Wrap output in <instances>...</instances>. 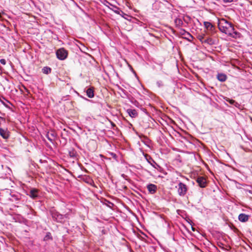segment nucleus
Wrapping results in <instances>:
<instances>
[{
  "instance_id": "nucleus-1",
  "label": "nucleus",
  "mask_w": 252,
  "mask_h": 252,
  "mask_svg": "<svg viewBox=\"0 0 252 252\" xmlns=\"http://www.w3.org/2000/svg\"><path fill=\"white\" fill-rule=\"evenodd\" d=\"M218 26L219 30L222 33L234 38H239L241 34L235 31L233 24L224 18L218 19Z\"/></svg>"
},
{
  "instance_id": "nucleus-2",
  "label": "nucleus",
  "mask_w": 252,
  "mask_h": 252,
  "mask_svg": "<svg viewBox=\"0 0 252 252\" xmlns=\"http://www.w3.org/2000/svg\"><path fill=\"white\" fill-rule=\"evenodd\" d=\"M50 213L52 219L57 222L63 223V222L64 216L57 212L56 210L52 209L50 210Z\"/></svg>"
},
{
  "instance_id": "nucleus-3",
  "label": "nucleus",
  "mask_w": 252,
  "mask_h": 252,
  "mask_svg": "<svg viewBox=\"0 0 252 252\" xmlns=\"http://www.w3.org/2000/svg\"><path fill=\"white\" fill-rule=\"evenodd\" d=\"M56 54L58 59L64 60L67 57L68 51L63 48H61L56 51Z\"/></svg>"
},
{
  "instance_id": "nucleus-4",
  "label": "nucleus",
  "mask_w": 252,
  "mask_h": 252,
  "mask_svg": "<svg viewBox=\"0 0 252 252\" xmlns=\"http://www.w3.org/2000/svg\"><path fill=\"white\" fill-rule=\"evenodd\" d=\"M178 193L180 196H185L188 191V187L186 185L182 182H179L178 185Z\"/></svg>"
},
{
  "instance_id": "nucleus-5",
  "label": "nucleus",
  "mask_w": 252,
  "mask_h": 252,
  "mask_svg": "<svg viewBox=\"0 0 252 252\" xmlns=\"http://www.w3.org/2000/svg\"><path fill=\"white\" fill-rule=\"evenodd\" d=\"M153 9L154 10L163 12L166 9L164 4L161 1H156L153 4Z\"/></svg>"
},
{
  "instance_id": "nucleus-6",
  "label": "nucleus",
  "mask_w": 252,
  "mask_h": 252,
  "mask_svg": "<svg viewBox=\"0 0 252 252\" xmlns=\"http://www.w3.org/2000/svg\"><path fill=\"white\" fill-rule=\"evenodd\" d=\"M46 136L53 143L57 139V134L55 130H50L47 132Z\"/></svg>"
},
{
  "instance_id": "nucleus-7",
  "label": "nucleus",
  "mask_w": 252,
  "mask_h": 252,
  "mask_svg": "<svg viewBox=\"0 0 252 252\" xmlns=\"http://www.w3.org/2000/svg\"><path fill=\"white\" fill-rule=\"evenodd\" d=\"M204 26L206 29L210 32L211 34H213L215 32L216 28L215 27L209 22H204Z\"/></svg>"
},
{
  "instance_id": "nucleus-8",
  "label": "nucleus",
  "mask_w": 252,
  "mask_h": 252,
  "mask_svg": "<svg viewBox=\"0 0 252 252\" xmlns=\"http://www.w3.org/2000/svg\"><path fill=\"white\" fill-rule=\"evenodd\" d=\"M196 182L200 188H205L207 185L206 178L202 176L197 177Z\"/></svg>"
},
{
  "instance_id": "nucleus-9",
  "label": "nucleus",
  "mask_w": 252,
  "mask_h": 252,
  "mask_svg": "<svg viewBox=\"0 0 252 252\" xmlns=\"http://www.w3.org/2000/svg\"><path fill=\"white\" fill-rule=\"evenodd\" d=\"M0 135L3 138L7 139L9 137V132L7 129H3L0 127Z\"/></svg>"
},
{
  "instance_id": "nucleus-10",
  "label": "nucleus",
  "mask_w": 252,
  "mask_h": 252,
  "mask_svg": "<svg viewBox=\"0 0 252 252\" xmlns=\"http://www.w3.org/2000/svg\"><path fill=\"white\" fill-rule=\"evenodd\" d=\"M147 188L151 194H154L157 190V186L153 184H150L147 185Z\"/></svg>"
},
{
  "instance_id": "nucleus-11",
  "label": "nucleus",
  "mask_w": 252,
  "mask_h": 252,
  "mask_svg": "<svg viewBox=\"0 0 252 252\" xmlns=\"http://www.w3.org/2000/svg\"><path fill=\"white\" fill-rule=\"evenodd\" d=\"M249 215H246L244 213H241L238 216V220L239 221L241 222H245L249 220Z\"/></svg>"
},
{
  "instance_id": "nucleus-12",
  "label": "nucleus",
  "mask_w": 252,
  "mask_h": 252,
  "mask_svg": "<svg viewBox=\"0 0 252 252\" xmlns=\"http://www.w3.org/2000/svg\"><path fill=\"white\" fill-rule=\"evenodd\" d=\"M145 158L147 161L154 168H156V165H158L156 161L152 158L150 156L146 155Z\"/></svg>"
},
{
  "instance_id": "nucleus-13",
  "label": "nucleus",
  "mask_w": 252,
  "mask_h": 252,
  "mask_svg": "<svg viewBox=\"0 0 252 252\" xmlns=\"http://www.w3.org/2000/svg\"><path fill=\"white\" fill-rule=\"evenodd\" d=\"M126 112L129 116L132 118H135L138 116V113L135 109H127Z\"/></svg>"
},
{
  "instance_id": "nucleus-14",
  "label": "nucleus",
  "mask_w": 252,
  "mask_h": 252,
  "mask_svg": "<svg viewBox=\"0 0 252 252\" xmlns=\"http://www.w3.org/2000/svg\"><path fill=\"white\" fill-rule=\"evenodd\" d=\"M174 23L176 28L178 29L181 28L183 25V20L180 18H176L174 20Z\"/></svg>"
},
{
  "instance_id": "nucleus-15",
  "label": "nucleus",
  "mask_w": 252,
  "mask_h": 252,
  "mask_svg": "<svg viewBox=\"0 0 252 252\" xmlns=\"http://www.w3.org/2000/svg\"><path fill=\"white\" fill-rule=\"evenodd\" d=\"M86 94L88 97L93 98L94 96V89L93 87H91L87 89Z\"/></svg>"
},
{
  "instance_id": "nucleus-16",
  "label": "nucleus",
  "mask_w": 252,
  "mask_h": 252,
  "mask_svg": "<svg viewBox=\"0 0 252 252\" xmlns=\"http://www.w3.org/2000/svg\"><path fill=\"white\" fill-rule=\"evenodd\" d=\"M37 192H38V190L35 189H32L30 191V193H29V196L33 198V199H35L36 198L37 196H38V194H37Z\"/></svg>"
},
{
  "instance_id": "nucleus-17",
  "label": "nucleus",
  "mask_w": 252,
  "mask_h": 252,
  "mask_svg": "<svg viewBox=\"0 0 252 252\" xmlns=\"http://www.w3.org/2000/svg\"><path fill=\"white\" fill-rule=\"evenodd\" d=\"M217 79L220 82H224L227 79V76L224 73H218Z\"/></svg>"
},
{
  "instance_id": "nucleus-18",
  "label": "nucleus",
  "mask_w": 252,
  "mask_h": 252,
  "mask_svg": "<svg viewBox=\"0 0 252 252\" xmlns=\"http://www.w3.org/2000/svg\"><path fill=\"white\" fill-rule=\"evenodd\" d=\"M69 156L71 158H76L77 153L74 149H71L68 152Z\"/></svg>"
},
{
  "instance_id": "nucleus-19",
  "label": "nucleus",
  "mask_w": 252,
  "mask_h": 252,
  "mask_svg": "<svg viewBox=\"0 0 252 252\" xmlns=\"http://www.w3.org/2000/svg\"><path fill=\"white\" fill-rule=\"evenodd\" d=\"M51 68L48 66H45L42 69V72L45 74H48L51 72Z\"/></svg>"
},
{
  "instance_id": "nucleus-20",
  "label": "nucleus",
  "mask_w": 252,
  "mask_h": 252,
  "mask_svg": "<svg viewBox=\"0 0 252 252\" xmlns=\"http://www.w3.org/2000/svg\"><path fill=\"white\" fill-rule=\"evenodd\" d=\"M113 7L116 9L115 10H113V11L115 13H116L117 14L121 15H122V14L125 15V13L123 11L120 10V8L118 7H117L115 5H113Z\"/></svg>"
},
{
  "instance_id": "nucleus-21",
  "label": "nucleus",
  "mask_w": 252,
  "mask_h": 252,
  "mask_svg": "<svg viewBox=\"0 0 252 252\" xmlns=\"http://www.w3.org/2000/svg\"><path fill=\"white\" fill-rule=\"evenodd\" d=\"M180 31H181L180 33L182 35H186V34H187V35L189 36V37H190V38H191V39L193 38V37L192 36V35L190 33H189V32H186L184 29H183L181 28H180Z\"/></svg>"
},
{
  "instance_id": "nucleus-22",
  "label": "nucleus",
  "mask_w": 252,
  "mask_h": 252,
  "mask_svg": "<svg viewBox=\"0 0 252 252\" xmlns=\"http://www.w3.org/2000/svg\"><path fill=\"white\" fill-rule=\"evenodd\" d=\"M204 43H207L209 45H213L214 44V41L212 38L208 37L206 39H205V40L204 41Z\"/></svg>"
},
{
  "instance_id": "nucleus-23",
  "label": "nucleus",
  "mask_w": 252,
  "mask_h": 252,
  "mask_svg": "<svg viewBox=\"0 0 252 252\" xmlns=\"http://www.w3.org/2000/svg\"><path fill=\"white\" fill-rule=\"evenodd\" d=\"M197 38L199 39L202 43H204V41L205 40L204 35L201 34L198 35L197 36Z\"/></svg>"
},
{
  "instance_id": "nucleus-24",
  "label": "nucleus",
  "mask_w": 252,
  "mask_h": 252,
  "mask_svg": "<svg viewBox=\"0 0 252 252\" xmlns=\"http://www.w3.org/2000/svg\"><path fill=\"white\" fill-rule=\"evenodd\" d=\"M227 101L231 104L236 106L238 103L233 99H228Z\"/></svg>"
},
{
  "instance_id": "nucleus-25",
  "label": "nucleus",
  "mask_w": 252,
  "mask_h": 252,
  "mask_svg": "<svg viewBox=\"0 0 252 252\" xmlns=\"http://www.w3.org/2000/svg\"><path fill=\"white\" fill-rule=\"evenodd\" d=\"M104 4L107 6H109L108 5H110L112 6H113V4H112L111 3H110L109 1H107V0H105V3H104Z\"/></svg>"
},
{
  "instance_id": "nucleus-26",
  "label": "nucleus",
  "mask_w": 252,
  "mask_h": 252,
  "mask_svg": "<svg viewBox=\"0 0 252 252\" xmlns=\"http://www.w3.org/2000/svg\"><path fill=\"white\" fill-rule=\"evenodd\" d=\"M0 63L2 64L5 65L6 64V61L5 59H2L0 60Z\"/></svg>"
},
{
  "instance_id": "nucleus-27",
  "label": "nucleus",
  "mask_w": 252,
  "mask_h": 252,
  "mask_svg": "<svg viewBox=\"0 0 252 252\" xmlns=\"http://www.w3.org/2000/svg\"><path fill=\"white\" fill-rule=\"evenodd\" d=\"M5 120L4 118L0 117V126L1 125L2 122H5Z\"/></svg>"
},
{
  "instance_id": "nucleus-28",
  "label": "nucleus",
  "mask_w": 252,
  "mask_h": 252,
  "mask_svg": "<svg viewBox=\"0 0 252 252\" xmlns=\"http://www.w3.org/2000/svg\"><path fill=\"white\" fill-rule=\"evenodd\" d=\"M157 84H158V85L159 87H160L163 85L162 82L161 81H158L157 82Z\"/></svg>"
},
{
  "instance_id": "nucleus-29",
  "label": "nucleus",
  "mask_w": 252,
  "mask_h": 252,
  "mask_svg": "<svg viewBox=\"0 0 252 252\" xmlns=\"http://www.w3.org/2000/svg\"><path fill=\"white\" fill-rule=\"evenodd\" d=\"M109 122H110L111 125L113 127H116V125L113 122L110 120H109Z\"/></svg>"
},
{
  "instance_id": "nucleus-30",
  "label": "nucleus",
  "mask_w": 252,
  "mask_h": 252,
  "mask_svg": "<svg viewBox=\"0 0 252 252\" xmlns=\"http://www.w3.org/2000/svg\"><path fill=\"white\" fill-rule=\"evenodd\" d=\"M235 0H223V1L224 2H232L233 1H234Z\"/></svg>"
},
{
  "instance_id": "nucleus-31",
  "label": "nucleus",
  "mask_w": 252,
  "mask_h": 252,
  "mask_svg": "<svg viewBox=\"0 0 252 252\" xmlns=\"http://www.w3.org/2000/svg\"><path fill=\"white\" fill-rule=\"evenodd\" d=\"M64 216V218H67L68 219V215L67 214H65L64 215H63Z\"/></svg>"
},
{
  "instance_id": "nucleus-32",
  "label": "nucleus",
  "mask_w": 252,
  "mask_h": 252,
  "mask_svg": "<svg viewBox=\"0 0 252 252\" xmlns=\"http://www.w3.org/2000/svg\"><path fill=\"white\" fill-rule=\"evenodd\" d=\"M189 38H190V37H189V36H188V37L187 38H188V40L190 41L191 39H192L191 38L189 39Z\"/></svg>"
},
{
  "instance_id": "nucleus-33",
  "label": "nucleus",
  "mask_w": 252,
  "mask_h": 252,
  "mask_svg": "<svg viewBox=\"0 0 252 252\" xmlns=\"http://www.w3.org/2000/svg\"><path fill=\"white\" fill-rule=\"evenodd\" d=\"M184 21L187 23L188 24V22L187 21V20H186L185 19H184Z\"/></svg>"
},
{
  "instance_id": "nucleus-34",
  "label": "nucleus",
  "mask_w": 252,
  "mask_h": 252,
  "mask_svg": "<svg viewBox=\"0 0 252 252\" xmlns=\"http://www.w3.org/2000/svg\"><path fill=\"white\" fill-rule=\"evenodd\" d=\"M15 199H16V200H19V198H17V197H15Z\"/></svg>"
},
{
  "instance_id": "nucleus-35",
  "label": "nucleus",
  "mask_w": 252,
  "mask_h": 252,
  "mask_svg": "<svg viewBox=\"0 0 252 252\" xmlns=\"http://www.w3.org/2000/svg\"><path fill=\"white\" fill-rule=\"evenodd\" d=\"M114 155H113V157H115L116 156V154H114Z\"/></svg>"
},
{
  "instance_id": "nucleus-36",
  "label": "nucleus",
  "mask_w": 252,
  "mask_h": 252,
  "mask_svg": "<svg viewBox=\"0 0 252 252\" xmlns=\"http://www.w3.org/2000/svg\"><path fill=\"white\" fill-rule=\"evenodd\" d=\"M114 155H113V157H115L116 156V154H114Z\"/></svg>"
}]
</instances>
